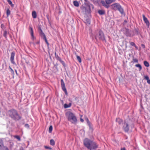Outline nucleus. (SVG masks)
<instances>
[{
	"label": "nucleus",
	"mask_w": 150,
	"mask_h": 150,
	"mask_svg": "<svg viewBox=\"0 0 150 150\" xmlns=\"http://www.w3.org/2000/svg\"><path fill=\"white\" fill-rule=\"evenodd\" d=\"M75 100L77 102H79V98L78 97H75Z\"/></svg>",
	"instance_id": "a18cd8bd"
},
{
	"label": "nucleus",
	"mask_w": 150,
	"mask_h": 150,
	"mask_svg": "<svg viewBox=\"0 0 150 150\" xmlns=\"http://www.w3.org/2000/svg\"><path fill=\"white\" fill-rule=\"evenodd\" d=\"M29 28L30 30V35L31 37V39L33 40H34V39L35 38V37L34 35L33 31V28L31 27H30Z\"/></svg>",
	"instance_id": "f8f14e48"
},
{
	"label": "nucleus",
	"mask_w": 150,
	"mask_h": 150,
	"mask_svg": "<svg viewBox=\"0 0 150 150\" xmlns=\"http://www.w3.org/2000/svg\"><path fill=\"white\" fill-rule=\"evenodd\" d=\"M121 150H126L125 148V147L122 148L121 149Z\"/></svg>",
	"instance_id": "4d7b16f0"
},
{
	"label": "nucleus",
	"mask_w": 150,
	"mask_h": 150,
	"mask_svg": "<svg viewBox=\"0 0 150 150\" xmlns=\"http://www.w3.org/2000/svg\"><path fill=\"white\" fill-rule=\"evenodd\" d=\"M61 85L62 90L64 92L66 95H68V93L66 88L65 84L63 79L61 80Z\"/></svg>",
	"instance_id": "6e6552de"
},
{
	"label": "nucleus",
	"mask_w": 150,
	"mask_h": 150,
	"mask_svg": "<svg viewBox=\"0 0 150 150\" xmlns=\"http://www.w3.org/2000/svg\"><path fill=\"white\" fill-rule=\"evenodd\" d=\"M114 7L116 8L118 10L120 13L122 15H125V13L124 11V10L121 6L117 3H114L112 5Z\"/></svg>",
	"instance_id": "0eeeda50"
},
{
	"label": "nucleus",
	"mask_w": 150,
	"mask_h": 150,
	"mask_svg": "<svg viewBox=\"0 0 150 150\" xmlns=\"http://www.w3.org/2000/svg\"><path fill=\"white\" fill-rule=\"evenodd\" d=\"M127 22V21L126 20H125L123 22V25L125 24Z\"/></svg>",
	"instance_id": "09e8293b"
},
{
	"label": "nucleus",
	"mask_w": 150,
	"mask_h": 150,
	"mask_svg": "<svg viewBox=\"0 0 150 150\" xmlns=\"http://www.w3.org/2000/svg\"><path fill=\"white\" fill-rule=\"evenodd\" d=\"M50 144L51 145L54 146L55 145V143L54 140L53 139H51L50 141Z\"/></svg>",
	"instance_id": "a878e982"
},
{
	"label": "nucleus",
	"mask_w": 150,
	"mask_h": 150,
	"mask_svg": "<svg viewBox=\"0 0 150 150\" xmlns=\"http://www.w3.org/2000/svg\"><path fill=\"white\" fill-rule=\"evenodd\" d=\"M25 127L28 128H29V126L28 124H26L25 125Z\"/></svg>",
	"instance_id": "49530a36"
},
{
	"label": "nucleus",
	"mask_w": 150,
	"mask_h": 150,
	"mask_svg": "<svg viewBox=\"0 0 150 150\" xmlns=\"http://www.w3.org/2000/svg\"><path fill=\"white\" fill-rule=\"evenodd\" d=\"M46 17L47 18V20L48 21L49 23L50 24L51 23L50 21V20L49 18V15L48 14H47L46 15Z\"/></svg>",
	"instance_id": "79ce46f5"
},
{
	"label": "nucleus",
	"mask_w": 150,
	"mask_h": 150,
	"mask_svg": "<svg viewBox=\"0 0 150 150\" xmlns=\"http://www.w3.org/2000/svg\"><path fill=\"white\" fill-rule=\"evenodd\" d=\"M15 72H16V74L17 75H18V73H17V71L15 69Z\"/></svg>",
	"instance_id": "13d9d810"
},
{
	"label": "nucleus",
	"mask_w": 150,
	"mask_h": 150,
	"mask_svg": "<svg viewBox=\"0 0 150 150\" xmlns=\"http://www.w3.org/2000/svg\"><path fill=\"white\" fill-rule=\"evenodd\" d=\"M55 57V59L59 61L62 64L64 67H66V64L62 60L61 58L59 57L58 55L56 54V52L54 53Z\"/></svg>",
	"instance_id": "1a4fd4ad"
},
{
	"label": "nucleus",
	"mask_w": 150,
	"mask_h": 150,
	"mask_svg": "<svg viewBox=\"0 0 150 150\" xmlns=\"http://www.w3.org/2000/svg\"><path fill=\"white\" fill-rule=\"evenodd\" d=\"M7 1L9 4L11 5V7H13L14 6V5L12 4V2L11 0H7Z\"/></svg>",
	"instance_id": "7c9ffc66"
},
{
	"label": "nucleus",
	"mask_w": 150,
	"mask_h": 150,
	"mask_svg": "<svg viewBox=\"0 0 150 150\" xmlns=\"http://www.w3.org/2000/svg\"><path fill=\"white\" fill-rule=\"evenodd\" d=\"M32 43L33 44V45L34 46H35L36 44H37V45H39L40 41H38L36 42H33Z\"/></svg>",
	"instance_id": "4c0bfd02"
},
{
	"label": "nucleus",
	"mask_w": 150,
	"mask_h": 150,
	"mask_svg": "<svg viewBox=\"0 0 150 150\" xmlns=\"http://www.w3.org/2000/svg\"><path fill=\"white\" fill-rule=\"evenodd\" d=\"M76 58L79 62L81 63V59L80 56L76 55Z\"/></svg>",
	"instance_id": "f704fd0d"
},
{
	"label": "nucleus",
	"mask_w": 150,
	"mask_h": 150,
	"mask_svg": "<svg viewBox=\"0 0 150 150\" xmlns=\"http://www.w3.org/2000/svg\"><path fill=\"white\" fill-rule=\"evenodd\" d=\"M5 27V25L4 24H1V28H2V29H3Z\"/></svg>",
	"instance_id": "de8ad7c7"
},
{
	"label": "nucleus",
	"mask_w": 150,
	"mask_h": 150,
	"mask_svg": "<svg viewBox=\"0 0 150 150\" xmlns=\"http://www.w3.org/2000/svg\"><path fill=\"white\" fill-rule=\"evenodd\" d=\"M85 146L90 150H96L98 147V145L95 142L88 138H85L83 140Z\"/></svg>",
	"instance_id": "f03ea898"
},
{
	"label": "nucleus",
	"mask_w": 150,
	"mask_h": 150,
	"mask_svg": "<svg viewBox=\"0 0 150 150\" xmlns=\"http://www.w3.org/2000/svg\"><path fill=\"white\" fill-rule=\"evenodd\" d=\"M11 14V11L9 9H8L6 11L7 16L8 17Z\"/></svg>",
	"instance_id": "2f4dec72"
},
{
	"label": "nucleus",
	"mask_w": 150,
	"mask_h": 150,
	"mask_svg": "<svg viewBox=\"0 0 150 150\" xmlns=\"http://www.w3.org/2000/svg\"><path fill=\"white\" fill-rule=\"evenodd\" d=\"M115 0H105V1L107 4L109 5L112 2H114Z\"/></svg>",
	"instance_id": "f3484780"
},
{
	"label": "nucleus",
	"mask_w": 150,
	"mask_h": 150,
	"mask_svg": "<svg viewBox=\"0 0 150 150\" xmlns=\"http://www.w3.org/2000/svg\"><path fill=\"white\" fill-rule=\"evenodd\" d=\"M85 120L86 121V122L88 124V125L89 126H90L91 125V123L89 121L87 117H85Z\"/></svg>",
	"instance_id": "c85d7f7f"
},
{
	"label": "nucleus",
	"mask_w": 150,
	"mask_h": 150,
	"mask_svg": "<svg viewBox=\"0 0 150 150\" xmlns=\"http://www.w3.org/2000/svg\"><path fill=\"white\" fill-rule=\"evenodd\" d=\"M130 45H132V46H135V44L134 43V42H130Z\"/></svg>",
	"instance_id": "37998d69"
},
{
	"label": "nucleus",
	"mask_w": 150,
	"mask_h": 150,
	"mask_svg": "<svg viewBox=\"0 0 150 150\" xmlns=\"http://www.w3.org/2000/svg\"><path fill=\"white\" fill-rule=\"evenodd\" d=\"M134 127V125L133 121L129 120L125 121L122 127V129L126 133H128L130 128H133Z\"/></svg>",
	"instance_id": "20e7f679"
},
{
	"label": "nucleus",
	"mask_w": 150,
	"mask_h": 150,
	"mask_svg": "<svg viewBox=\"0 0 150 150\" xmlns=\"http://www.w3.org/2000/svg\"><path fill=\"white\" fill-rule=\"evenodd\" d=\"M144 64L146 67H148L149 66V62L146 61H145L144 62Z\"/></svg>",
	"instance_id": "5701e85b"
},
{
	"label": "nucleus",
	"mask_w": 150,
	"mask_h": 150,
	"mask_svg": "<svg viewBox=\"0 0 150 150\" xmlns=\"http://www.w3.org/2000/svg\"><path fill=\"white\" fill-rule=\"evenodd\" d=\"M40 36L42 38H43L46 37V36L43 32L42 31L39 33Z\"/></svg>",
	"instance_id": "6ab92c4d"
},
{
	"label": "nucleus",
	"mask_w": 150,
	"mask_h": 150,
	"mask_svg": "<svg viewBox=\"0 0 150 150\" xmlns=\"http://www.w3.org/2000/svg\"><path fill=\"white\" fill-rule=\"evenodd\" d=\"M32 15L33 17L34 18H35L37 17V15L36 12L35 11H33L32 12Z\"/></svg>",
	"instance_id": "aec40b11"
},
{
	"label": "nucleus",
	"mask_w": 150,
	"mask_h": 150,
	"mask_svg": "<svg viewBox=\"0 0 150 150\" xmlns=\"http://www.w3.org/2000/svg\"><path fill=\"white\" fill-rule=\"evenodd\" d=\"M15 55V52H12L11 53V57L10 58V60L11 63L14 64H15V62L14 61V57Z\"/></svg>",
	"instance_id": "9d476101"
},
{
	"label": "nucleus",
	"mask_w": 150,
	"mask_h": 150,
	"mask_svg": "<svg viewBox=\"0 0 150 150\" xmlns=\"http://www.w3.org/2000/svg\"><path fill=\"white\" fill-rule=\"evenodd\" d=\"M139 29L137 28H134V32H135V34L137 35H138L139 34Z\"/></svg>",
	"instance_id": "b1692460"
},
{
	"label": "nucleus",
	"mask_w": 150,
	"mask_h": 150,
	"mask_svg": "<svg viewBox=\"0 0 150 150\" xmlns=\"http://www.w3.org/2000/svg\"><path fill=\"white\" fill-rule=\"evenodd\" d=\"M4 142L2 139L0 138V147L4 145Z\"/></svg>",
	"instance_id": "e433bc0d"
},
{
	"label": "nucleus",
	"mask_w": 150,
	"mask_h": 150,
	"mask_svg": "<svg viewBox=\"0 0 150 150\" xmlns=\"http://www.w3.org/2000/svg\"><path fill=\"white\" fill-rule=\"evenodd\" d=\"M42 39L43 40H45V42L47 44V46L48 47V48L49 44V43H48V41H47V39L46 38V37H45V38H42Z\"/></svg>",
	"instance_id": "bb28decb"
},
{
	"label": "nucleus",
	"mask_w": 150,
	"mask_h": 150,
	"mask_svg": "<svg viewBox=\"0 0 150 150\" xmlns=\"http://www.w3.org/2000/svg\"><path fill=\"white\" fill-rule=\"evenodd\" d=\"M135 66L136 67H138L139 69V71H140L142 69V67L141 64H136L135 65Z\"/></svg>",
	"instance_id": "cd10ccee"
},
{
	"label": "nucleus",
	"mask_w": 150,
	"mask_h": 150,
	"mask_svg": "<svg viewBox=\"0 0 150 150\" xmlns=\"http://www.w3.org/2000/svg\"><path fill=\"white\" fill-rule=\"evenodd\" d=\"M144 79L147 80V81L149 79V77L148 76H144Z\"/></svg>",
	"instance_id": "c03bdc74"
},
{
	"label": "nucleus",
	"mask_w": 150,
	"mask_h": 150,
	"mask_svg": "<svg viewBox=\"0 0 150 150\" xmlns=\"http://www.w3.org/2000/svg\"><path fill=\"white\" fill-rule=\"evenodd\" d=\"M98 13L101 15H104L105 13V11L103 10H100L98 11Z\"/></svg>",
	"instance_id": "dca6fc26"
},
{
	"label": "nucleus",
	"mask_w": 150,
	"mask_h": 150,
	"mask_svg": "<svg viewBox=\"0 0 150 150\" xmlns=\"http://www.w3.org/2000/svg\"><path fill=\"white\" fill-rule=\"evenodd\" d=\"M54 67L56 69L57 71H58V68L57 67Z\"/></svg>",
	"instance_id": "864d4df0"
},
{
	"label": "nucleus",
	"mask_w": 150,
	"mask_h": 150,
	"mask_svg": "<svg viewBox=\"0 0 150 150\" xmlns=\"http://www.w3.org/2000/svg\"><path fill=\"white\" fill-rule=\"evenodd\" d=\"M143 19L145 23H146V25L147 27L149 28V26L150 23L148 20L147 18L145 17V16L144 15H143Z\"/></svg>",
	"instance_id": "9b49d317"
},
{
	"label": "nucleus",
	"mask_w": 150,
	"mask_h": 150,
	"mask_svg": "<svg viewBox=\"0 0 150 150\" xmlns=\"http://www.w3.org/2000/svg\"><path fill=\"white\" fill-rule=\"evenodd\" d=\"M67 116V119L69 121L72 123L76 125L77 122V120L75 115L70 111H68L66 113Z\"/></svg>",
	"instance_id": "39448f33"
},
{
	"label": "nucleus",
	"mask_w": 150,
	"mask_h": 150,
	"mask_svg": "<svg viewBox=\"0 0 150 150\" xmlns=\"http://www.w3.org/2000/svg\"><path fill=\"white\" fill-rule=\"evenodd\" d=\"M73 4L76 7H78L79 5V2L76 1H74Z\"/></svg>",
	"instance_id": "4be33fe9"
},
{
	"label": "nucleus",
	"mask_w": 150,
	"mask_h": 150,
	"mask_svg": "<svg viewBox=\"0 0 150 150\" xmlns=\"http://www.w3.org/2000/svg\"><path fill=\"white\" fill-rule=\"evenodd\" d=\"M61 101L62 103H64V101L62 100H61Z\"/></svg>",
	"instance_id": "052dcab7"
},
{
	"label": "nucleus",
	"mask_w": 150,
	"mask_h": 150,
	"mask_svg": "<svg viewBox=\"0 0 150 150\" xmlns=\"http://www.w3.org/2000/svg\"><path fill=\"white\" fill-rule=\"evenodd\" d=\"M86 21L89 24H90V22L89 21V20L88 19H87L86 20Z\"/></svg>",
	"instance_id": "3c124183"
},
{
	"label": "nucleus",
	"mask_w": 150,
	"mask_h": 150,
	"mask_svg": "<svg viewBox=\"0 0 150 150\" xmlns=\"http://www.w3.org/2000/svg\"><path fill=\"white\" fill-rule=\"evenodd\" d=\"M116 121L119 125H121L123 122V120L120 118H116Z\"/></svg>",
	"instance_id": "2eb2a0df"
},
{
	"label": "nucleus",
	"mask_w": 150,
	"mask_h": 150,
	"mask_svg": "<svg viewBox=\"0 0 150 150\" xmlns=\"http://www.w3.org/2000/svg\"><path fill=\"white\" fill-rule=\"evenodd\" d=\"M124 34L127 37H130L131 36V34L130 33L128 29H126V30L124 33Z\"/></svg>",
	"instance_id": "ddd939ff"
},
{
	"label": "nucleus",
	"mask_w": 150,
	"mask_h": 150,
	"mask_svg": "<svg viewBox=\"0 0 150 150\" xmlns=\"http://www.w3.org/2000/svg\"><path fill=\"white\" fill-rule=\"evenodd\" d=\"M84 5H83L80 7L82 12L84 14L87 15L90 14L91 13V7L92 9L94 8V6L91 4L87 0H84Z\"/></svg>",
	"instance_id": "f257e3e1"
},
{
	"label": "nucleus",
	"mask_w": 150,
	"mask_h": 150,
	"mask_svg": "<svg viewBox=\"0 0 150 150\" xmlns=\"http://www.w3.org/2000/svg\"><path fill=\"white\" fill-rule=\"evenodd\" d=\"M95 4H99L100 0H93Z\"/></svg>",
	"instance_id": "473e14b6"
},
{
	"label": "nucleus",
	"mask_w": 150,
	"mask_h": 150,
	"mask_svg": "<svg viewBox=\"0 0 150 150\" xmlns=\"http://www.w3.org/2000/svg\"><path fill=\"white\" fill-rule=\"evenodd\" d=\"M134 47H135V48H136V49H138V47H137L136 45H135V46H134Z\"/></svg>",
	"instance_id": "bf43d9fd"
},
{
	"label": "nucleus",
	"mask_w": 150,
	"mask_h": 150,
	"mask_svg": "<svg viewBox=\"0 0 150 150\" xmlns=\"http://www.w3.org/2000/svg\"><path fill=\"white\" fill-rule=\"evenodd\" d=\"M95 39L96 41L98 40L102 41L103 42L106 43L107 41L106 40L104 34L103 32L101 30H100L98 32H97L95 36Z\"/></svg>",
	"instance_id": "423d86ee"
},
{
	"label": "nucleus",
	"mask_w": 150,
	"mask_h": 150,
	"mask_svg": "<svg viewBox=\"0 0 150 150\" xmlns=\"http://www.w3.org/2000/svg\"><path fill=\"white\" fill-rule=\"evenodd\" d=\"M147 82L148 83L150 84V79H149L147 81Z\"/></svg>",
	"instance_id": "5fc2aeb1"
},
{
	"label": "nucleus",
	"mask_w": 150,
	"mask_h": 150,
	"mask_svg": "<svg viewBox=\"0 0 150 150\" xmlns=\"http://www.w3.org/2000/svg\"><path fill=\"white\" fill-rule=\"evenodd\" d=\"M38 33H40V32L42 31V30L41 29V26L40 25H39L38 26Z\"/></svg>",
	"instance_id": "c756f323"
},
{
	"label": "nucleus",
	"mask_w": 150,
	"mask_h": 150,
	"mask_svg": "<svg viewBox=\"0 0 150 150\" xmlns=\"http://www.w3.org/2000/svg\"><path fill=\"white\" fill-rule=\"evenodd\" d=\"M141 46L143 47V48H145V46L144 44H142L141 45Z\"/></svg>",
	"instance_id": "603ef678"
},
{
	"label": "nucleus",
	"mask_w": 150,
	"mask_h": 150,
	"mask_svg": "<svg viewBox=\"0 0 150 150\" xmlns=\"http://www.w3.org/2000/svg\"><path fill=\"white\" fill-rule=\"evenodd\" d=\"M58 64L57 63H56L54 65V67H57Z\"/></svg>",
	"instance_id": "6e6d98bb"
},
{
	"label": "nucleus",
	"mask_w": 150,
	"mask_h": 150,
	"mask_svg": "<svg viewBox=\"0 0 150 150\" xmlns=\"http://www.w3.org/2000/svg\"><path fill=\"white\" fill-rule=\"evenodd\" d=\"M7 31L6 30H5L4 32V33L3 34L4 36L5 37V38H6V36H7Z\"/></svg>",
	"instance_id": "ea45409f"
},
{
	"label": "nucleus",
	"mask_w": 150,
	"mask_h": 150,
	"mask_svg": "<svg viewBox=\"0 0 150 150\" xmlns=\"http://www.w3.org/2000/svg\"><path fill=\"white\" fill-rule=\"evenodd\" d=\"M44 147L45 149H49L50 150L52 149V148L51 147H50L49 146H44Z\"/></svg>",
	"instance_id": "a19ab883"
},
{
	"label": "nucleus",
	"mask_w": 150,
	"mask_h": 150,
	"mask_svg": "<svg viewBox=\"0 0 150 150\" xmlns=\"http://www.w3.org/2000/svg\"><path fill=\"white\" fill-rule=\"evenodd\" d=\"M9 69H10V72L11 73L12 75L13 76V77H14V73L13 70L11 68V67L10 66H9Z\"/></svg>",
	"instance_id": "393cba45"
},
{
	"label": "nucleus",
	"mask_w": 150,
	"mask_h": 150,
	"mask_svg": "<svg viewBox=\"0 0 150 150\" xmlns=\"http://www.w3.org/2000/svg\"><path fill=\"white\" fill-rule=\"evenodd\" d=\"M133 61L131 62H133L135 63H138V60L137 59H135L134 58V57H133Z\"/></svg>",
	"instance_id": "c9c22d12"
},
{
	"label": "nucleus",
	"mask_w": 150,
	"mask_h": 150,
	"mask_svg": "<svg viewBox=\"0 0 150 150\" xmlns=\"http://www.w3.org/2000/svg\"><path fill=\"white\" fill-rule=\"evenodd\" d=\"M8 116L12 119L15 121H19L22 118V117L18 113L15 109H12L7 111Z\"/></svg>",
	"instance_id": "7ed1b4c3"
},
{
	"label": "nucleus",
	"mask_w": 150,
	"mask_h": 150,
	"mask_svg": "<svg viewBox=\"0 0 150 150\" xmlns=\"http://www.w3.org/2000/svg\"><path fill=\"white\" fill-rule=\"evenodd\" d=\"M15 137L18 140L20 141L21 140L20 137L18 135H16L15 136Z\"/></svg>",
	"instance_id": "58836bf2"
},
{
	"label": "nucleus",
	"mask_w": 150,
	"mask_h": 150,
	"mask_svg": "<svg viewBox=\"0 0 150 150\" xmlns=\"http://www.w3.org/2000/svg\"><path fill=\"white\" fill-rule=\"evenodd\" d=\"M71 105V103H70L68 104L65 103L64 105V108H67L70 107Z\"/></svg>",
	"instance_id": "412c9836"
},
{
	"label": "nucleus",
	"mask_w": 150,
	"mask_h": 150,
	"mask_svg": "<svg viewBox=\"0 0 150 150\" xmlns=\"http://www.w3.org/2000/svg\"><path fill=\"white\" fill-rule=\"evenodd\" d=\"M52 125H50L49 127V132L50 133H51L52 132Z\"/></svg>",
	"instance_id": "72a5a7b5"
},
{
	"label": "nucleus",
	"mask_w": 150,
	"mask_h": 150,
	"mask_svg": "<svg viewBox=\"0 0 150 150\" xmlns=\"http://www.w3.org/2000/svg\"><path fill=\"white\" fill-rule=\"evenodd\" d=\"M101 3L103 6L107 8H108L109 7V5L107 4L103 0H102L101 1Z\"/></svg>",
	"instance_id": "4468645a"
},
{
	"label": "nucleus",
	"mask_w": 150,
	"mask_h": 150,
	"mask_svg": "<svg viewBox=\"0 0 150 150\" xmlns=\"http://www.w3.org/2000/svg\"><path fill=\"white\" fill-rule=\"evenodd\" d=\"M0 150H9L8 149L6 146L4 145L0 147Z\"/></svg>",
	"instance_id": "a211bd4d"
},
{
	"label": "nucleus",
	"mask_w": 150,
	"mask_h": 150,
	"mask_svg": "<svg viewBox=\"0 0 150 150\" xmlns=\"http://www.w3.org/2000/svg\"><path fill=\"white\" fill-rule=\"evenodd\" d=\"M119 53H120V54H120V52H119Z\"/></svg>",
	"instance_id": "680f3d73"
},
{
	"label": "nucleus",
	"mask_w": 150,
	"mask_h": 150,
	"mask_svg": "<svg viewBox=\"0 0 150 150\" xmlns=\"http://www.w3.org/2000/svg\"><path fill=\"white\" fill-rule=\"evenodd\" d=\"M80 121L82 122H83L84 121L83 119H82L81 117L80 118Z\"/></svg>",
	"instance_id": "8fccbe9b"
}]
</instances>
